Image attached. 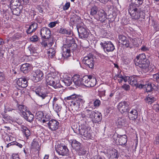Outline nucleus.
Wrapping results in <instances>:
<instances>
[{"instance_id": "2f4dec72", "label": "nucleus", "mask_w": 159, "mask_h": 159, "mask_svg": "<svg viewBox=\"0 0 159 159\" xmlns=\"http://www.w3.org/2000/svg\"><path fill=\"white\" fill-rule=\"evenodd\" d=\"M21 131L23 133L26 137L27 139H28L31 134L30 130L26 126L22 125L21 127Z\"/></svg>"}, {"instance_id": "13d9d810", "label": "nucleus", "mask_w": 159, "mask_h": 159, "mask_svg": "<svg viewBox=\"0 0 159 159\" xmlns=\"http://www.w3.org/2000/svg\"><path fill=\"white\" fill-rule=\"evenodd\" d=\"M122 88L125 90L127 91L129 89L130 86L129 85L125 84L122 86Z\"/></svg>"}, {"instance_id": "9d476101", "label": "nucleus", "mask_w": 159, "mask_h": 159, "mask_svg": "<svg viewBox=\"0 0 159 159\" xmlns=\"http://www.w3.org/2000/svg\"><path fill=\"white\" fill-rule=\"evenodd\" d=\"M74 132L76 133H79L81 135L83 136L84 137L91 139L92 138V135L91 134V131L88 129L87 128L84 129H80L79 128L78 130H74Z\"/></svg>"}, {"instance_id": "c85d7f7f", "label": "nucleus", "mask_w": 159, "mask_h": 159, "mask_svg": "<svg viewBox=\"0 0 159 159\" xmlns=\"http://www.w3.org/2000/svg\"><path fill=\"white\" fill-rule=\"evenodd\" d=\"M38 24L36 23H33L27 30L26 32L28 34H30L35 31L37 29Z\"/></svg>"}, {"instance_id": "6e6d98bb", "label": "nucleus", "mask_w": 159, "mask_h": 159, "mask_svg": "<svg viewBox=\"0 0 159 159\" xmlns=\"http://www.w3.org/2000/svg\"><path fill=\"white\" fill-rule=\"evenodd\" d=\"M100 101L98 99H96L93 102L94 105L95 107H99L100 104Z\"/></svg>"}, {"instance_id": "4c0bfd02", "label": "nucleus", "mask_w": 159, "mask_h": 159, "mask_svg": "<svg viewBox=\"0 0 159 159\" xmlns=\"http://www.w3.org/2000/svg\"><path fill=\"white\" fill-rule=\"evenodd\" d=\"M18 109L22 114V115H23L24 113H25L27 111H28L26 107L24 105H19L18 107Z\"/></svg>"}, {"instance_id": "aec40b11", "label": "nucleus", "mask_w": 159, "mask_h": 159, "mask_svg": "<svg viewBox=\"0 0 159 159\" xmlns=\"http://www.w3.org/2000/svg\"><path fill=\"white\" fill-rule=\"evenodd\" d=\"M106 16L104 11L102 10H100L96 15L95 18L97 20L103 22L106 19Z\"/></svg>"}, {"instance_id": "c9c22d12", "label": "nucleus", "mask_w": 159, "mask_h": 159, "mask_svg": "<svg viewBox=\"0 0 159 159\" xmlns=\"http://www.w3.org/2000/svg\"><path fill=\"white\" fill-rule=\"evenodd\" d=\"M57 32L59 33L63 34H66L67 35H70L71 34V32L70 31H68L66 29L61 28L57 30Z\"/></svg>"}, {"instance_id": "ea45409f", "label": "nucleus", "mask_w": 159, "mask_h": 159, "mask_svg": "<svg viewBox=\"0 0 159 159\" xmlns=\"http://www.w3.org/2000/svg\"><path fill=\"white\" fill-rule=\"evenodd\" d=\"M126 122V120L125 118L124 117H119L117 120V122L119 125H125Z\"/></svg>"}, {"instance_id": "b1692460", "label": "nucleus", "mask_w": 159, "mask_h": 159, "mask_svg": "<svg viewBox=\"0 0 159 159\" xmlns=\"http://www.w3.org/2000/svg\"><path fill=\"white\" fill-rule=\"evenodd\" d=\"M22 116L25 120L30 122L33 120L34 117V115L29 111H27L26 112L24 113Z\"/></svg>"}, {"instance_id": "bf43d9fd", "label": "nucleus", "mask_w": 159, "mask_h": 159, "mask_svg": "<svg viewBox=\"0 0 159 159\" xmlns=\"http://www.w3.org/2000/svg\"><path fill=\"white\" fill-rule=\"evenodd\" d=\"M49 42V40H47L46 41H43L41 42V44L44 47H46L47 46V43Z\"/></svg>"}, {"instance_id": "5701e85b", "label": "nucleus", "mask_w": 159, "mask_h": 159, "mask_svg": "<svg viewBox=\"0 0 159 159\" xmlns=\"http://www.w3.org/2000/svg\"><path fill=\"white\" fill-rule=\"evenodd\" d=\"M119 43L125 45L126 47H129V41L124 35H121L119 36Z\"/></svg>"}, {"instance_id": "20e7f679", "label": "nucleus", "mask_w": 159, "mask_h": 159, "mask_svg": "<svg viewBox=\"0 0 159 159\" xmlns=\"http://www.w3.org/2000/svg\"><path fill=\"white\" fill-rule=\"evenodd\" d=\"M34 92L36 94L42 98L43 99H44L46 102H49L51 98L49 93L45 91L43 88L39 87L35 89Z\"/></svg>"}, {"instance_id": "dca6fc26", "label": "nucleus", "mask_w": 159, "mask_h": 159, "mask_svg": "<svg viewBox=\"0 0 159 159\" xmlns=\"http://www.w3.org/2000/svg\"><path fill=\"white\" fill-rule=\"evenodd\" d=\"M128 80L129 82L131 85L136 86L137 87L140 88H143L144 85L137 83V77H128Z\"/></svg>"}, {"instance_id": "5fc2aeb1", "label": "nucleus", "mask_w": 159, "mask_h": 159, "mask_svg": "<svg viewBox=\"0 0 159 159\" xmlns=\"http://www.w3.org/2000/svg\"><path fill=\"white\" fill-rule=\"evenodd\" d=\"M30 40L33 42H36L38 40V38L37 36L34 35L30 38Z\"/></svg>"}, {"instance_id": "e2e57ef3", "label": "nucleus", "mask_w": 159, "mask_h": 159, "mask_svg": "<svg viewBox=\"0 0 159 159\" xmlns=\"http://www.w3.org/2000/svg\"><path fill=\"white\" fill-rule=\"evenodd\" d=\"M92 159H105L103 157H98L97 156H94L92 158Z\"/></svg>"}, {"instance_id": "39448f33", "label": "nucleus", "mask_w": 159, "mask_h": 159, "mask_svg": "<svg viewBox=\"0 0 159 159\" xmlns=\"http://www.w3.org/2000/svg\"><path fill=\"white\" fill-rule=\"evenodd\" d=\"M57 77L55 78L52 76L51 75H48L46 77V81L47 84L53 87L54 88L57 89L60 88L61 86L59 83V81Z\"/></svg>"}, {"instance_id": "72a5a7b5", "label": "nucleus", "mask_w": 159, "mask_h": 159, "mask_svg": "<svg viewBox=\"0 0 159 159\" xmlns=\"http://www.w3.org/2000/svg\"><path fill=\"white\" fill-rule=\"evenodd\" d=\"M62 81L64 83L66 86H69L72 83V80L70 77L66 75Z\"/></svg>"}, {"instance_id": "bb28decb", "label": "nucleus", "mask_w": 159, "mask_h": 159, "mask_svg": "<svg viewBox=\"0 0 159 159\" xmlns=\"http://www.w3.org/2000/svg\"><path fill=\"white\" fill-rule=\"evenodd\" d=\"M31 69V65L28 63L23 64L20 67L21 71L25 74L28 73Z\"/></svg>"}, {"instance_id": "338daca9", "label": "nucleus", "mask_w": 159, "mask_h": 159, "mask_svg": "<svg viewBox=\"0 0 159 159\" xmlns=\"http://www.w3.org/2000/svg\"><path fill=\"white\" fill-rule=\"evenodd\" d=\"M157 83V86L156 85V89H155V90L159 91V82Z\"/></svg>"}, {"instance_id": "f03ea898", "label": "nucleus", "mask_w": 159, "mask_h": 159, "mask_svg": "<svg viewBox=\"0 0 159 159\" xmlns=\"http://www.w3.org/2000/svg\"><path fill=\"white\" fill-rule=\"evenodd\" d=\"M77 47V45L75 43L74 39L70 41L69 44L64 45L62 47L63 53L62 56L65 58H67L70 56V51H74Z\"/></svg>"}, {"instance_id": "7c9ffc66", "label": "nucleus", "mask_w": 159, "mask_h": 159, "mask_svg": "<svg viewBox=\"0 0 159 159\" xmlns=\"http://www.w3.org/2000/svg\"><path fill=\"white\" fill-rule=\"evenodd\" d=\"M129 1L131 2L129 6H135L137 7H139L141 5L143 1V0H128Z\"/></svg>"}, {"instance_id": "69168bd1", "label": "nucleus", "mask_w": 159, "mask_h": 159, "mask_svg": "<svg viewBox=\"0 0 159 159\" xmlns=\"http://www.w3.org/2000/svg\"><path fill=\"white\" fill-rule=\"evenodd\" d=\"M14 141H13L8 143L6 146L7 148H8L11 145H14Z\"/></svg>"}, {"instance_id": "49530a36", "label": "nucleus", "mask_w": 159, "mask_h": 159, "mask_svg": "<svg viewBox=\"0 0 159 159\" xmlns=\"http://www.w3.org/2000/svg\"><path fill=\"white\" fill-rule=\"evenodd\" d=\"M12 12L14 15L18 16H19L20 13V10L19 8H17L15 9H13Z\"/></svg>"}, {"instance_id": "2eb2a0df", "label": "nucleus", "mask_w": 159, "mask_h": 159, "mask_svg": "<svg viewBox=\"0 0 159 159\" xmlns=\"http://www.w3.org/2000/svg\"><path fill=\"white\" fill-rule=\"evenodd\" d=\"M106 153L108 157L111 159H117L119 157L117 150L114 148L107 149Z\"/></svg>"}, {"instance_id": "1a4fd4ad", "label": "nucleus", "mask_w": 159, "mask_h": 159, "mask_svg": "<svg viewBox=\"0 0 159 159\" xmlns=\"http://www.w3.org/2000/svg\"><path fill=\"white\" fill-rule=\"evenodd\" d=\"M83 63L90 68H93L94 66L93 56L92 54H89L85 57L83 60Z\"/></svg>"}, {"instance_id": "f3484780", "label": "nucleus", "mask_w": 159, "mask_h": 159, "mask_svg": "<svg viewBox=\"0 0 159 159\" xmlns=\"http://www.w3.org/2000/svg\"><path fill=\"white\" fill-rule=\"evenodd\" d=\"M47 124L48 128L52 130H55L58 128L59 122L55 120L52 119Z\"/></svg>"}, {"instance_id": "09e8293b", "label": "nucleus", "mask_w": 159, "mask_h": 159, "mask_svg": "<svg viewBox=\"0 0 159 159\" xmlns=\"http://www.w3.org/2000/svg\"><path fill=\"white\" fill-rule=\"evenodd\" d=\"M79 151L78 153L80 155H83L86 154V151L84 150L82 147H81L80 149L79 150H77Z\"/></svg>"}, {"instance_id": "a18cd8bd", "label": "nucleus", "mask_w": 159, "mask_h": 159, "mask_svg": "<svg viewBox=\"0 0 159 159\" xmlns=\"http://www.w3.org/2000/svg\"><path fill=\"white\" fill-rule=\"evenodd\" d=\"M98 91L102 95H104L105 93V87L102 85H100L98 87Z\"/></svg>"}, {"instance_id": "864d4df0", "label": "nucleus", "mask_w": 159, "mask_h": 159, "mask_svg": "<svg viewBox=\"0 0 159 159\" xmlns=\"http://www.w3.org/2000/svg\"><path fill=\"white\" fill-rule=\"evenodd\" d=\"M11 159H20V158L18 154L13 153L11 156Z\"/></svg>"}, {"instance_id": "680f3d73", "label": "nucleus", "mask_w": 159, "mask_h": 159, "mask_svg": "<svg viewBox=\"0 0 159 159\" xmlns=\"http://www.w3.org/2000/svg\"><path fill=\"white\" fill-rule=\"evenodd\" d=\"M14 145H16L20 148H22V147L23 146L20 143L16 141H14Z\"/></svg>"}, {"instance_id": "052dcab7", "label": "nucleus", "mask_w": 159, "mask_h": 159, "mask_svg": "<svg viewBox=\"0 0 159 159\" xmlns=\"http://www.w3.org/2000/svg\"><path fill=\"white\" fill-rule=\"evenodd\" d=\"M4 78V75L3 73L0 72V81L3 80Z\"/></svg>"}, {"instance_id": "ddd939ff", "label": "nucleus", "mask_w": 159, "mask_h": 159, "mask_svg": "<svg viewBox=\"0 0 159 159\" xmlns=\"http://www.w3.org/2000/svg\"><path fill=\"white\" fill-rule=\"evenodd\" d=\"M79 37L82 39H88L89 35L88 30L82 26L77 28Z\"/></svg>"}, {"instance_id": "4d7b16f0", "label": "nucleus", "mask_w": 159, "mask_h": 159, "mask_svg": "<svg viewBox=\"0 0 159 159\" xmlns=\"http://www.w3.org/2000/svg\"><path fill=\"white\" fill-rule=\"evenodd\" d=\"M70 6V3L69 2H66L63 7V9L64 10H67Z\"/></svg>"}, {"instance_id": "a19ab883", "label": "nucleus", "mask_w": 159, "mask_h": 159, "mask_svg": "<svg viewBox=\"0 0 159 159\" xmlns=\"http://www.w3.org/2000/svg\"><path fill=\"white\" fill-rule=\"evenodd\" d=\"M99 10L96 6H94L91 8L90 11V14L92 16L95 15V17L96 16V15L98 13Z\"/></svg>"}, {"instance_id": "f704fd0d", "label": "nucleus", "mask_w": 159, "mask_h": 159, "mask_svg": "<svg viewBox=\"0 0 159 159\" xmlns=\"http://www.w3.org/2000/svg\"><path fill=\"white\" fill-rule=\"evenodd\" d=\"M156 98H155L152 96L148 95V96L145 99V101L148 104H151L152 103L154 102Z\"/></svg>"}, {"instance_id": "603ef678", "label": "nucleus", "mask_w": 159, "mask_h": 159, "mask_svg": "<svg viewBox=\"0 0 159 159\" xmlns=\"http://www.w3.org/2000/svg\"><path fill=\"white\" fill-rule=\"evenodd\" d=\"M59 22L58 21L51 22L48 25V26L50 27L53 28L56 26L57 24Z\"/></svg>"}, {"instance_id": "3c124183", "label": "nucleus", "mask_w": 159, "mask_h": 159, "mask_svg": "<svg viewBox=\"0 0 159 159\" xmlns=\"http://www.w3.org/2000/svg\"><path fill=\"white\" fill-rule=\"evenodd\" d=\"M76 95L75 94H74L66 98V99L67 100H71L72 99V101H74L75 99L77 98H79V97H77Z\"/></svg>"}, {"instance_id": "4be33fe9", "label": "nucleus", "mask_w": 159, "mask_h": 159, "mask_svg": "<svg viewBox=\"0 0 159 159\" xmlns=\"http://www.w3.org/2000/svg\"><path fill=\"white\" fill-rule=\"evenodd\" d=\"M91 118L92 119L93 123H98L100 122L102 120V115L100 113L97 111L96 112L94 111Z\"/></svg>"}, {"instance_id": "6e6552de", "label": "nucleus", "mask_w": 159, "mask_h": 159, "mask_svg": "<svg viewBox=\"0 0 159 159\" xmlns=\"http://www.w3.org/2000/svg\"><path fill=\"white\" fill-rule=\"evenodd\" d=\"M119 111L121 113L128 112L129 111L130 107L129 103L128 102L122 101L119 102L117 106Z\"/></svg>"}, {"instance_id": "0e129e2a", "label": "nucleus", "mask_w": 159, "mask_h": 159, "mask_svg": "<svg viewBox=\"0 0 159 159\" xmlns=\"http://www.w3.org/2000/svg\"><path fill=\"white\" fill-rule=\"evenodd\" d=\"M154 143L156 144L159 143V135L156 137Z\"/></svg>"}, {"instance_id": "412c9836", "label": "nucleus", "mask_w": 159, "mask_h": 159, "mask_svg": "<svg viewBox=\"0 0 159 159\" xmlns=\"http://www.w3.org/2000/svg\"><path fill=\"white\" fill-rule=\"evenodd\" d=\"M18 85L21 88H25L28 85V79L25 77L19 78L17 81Z\"/></svg>"}, {"instance_id": "c756f323", "label": "nucleus", "mask_w": 159, "mask_h": 159, "mask_svg": "<svg viewBox=\"0 0 159 159\" xmlns=\"http://www.w3.org/2000/svg\"><path fill=\"white\" fill-rule=\"evenodd\" d=\"M143 85H144L143 88H146V91L147 92H150L153 90H155V89H156V84L152 83Z\"/></svg>"}, {"instance_id": "58836bf2", "label": "nucleus", "mask_w": 159, "mask_h": 159, "mask_svg": "<svg viewBox=\"0 0 159 159\" xmlns=\"http://www.w3.org/2000/svg\"><path fill=\"white\" fill-rule=\"evenodd\" d=\"M31 148L39 150L40 149L39 146L38 142L33 140L31 144Z\"/></svg>"}, {"instance_id": "6ab92c4d", "label": "nucleus", "mask_w": 159, "mask_h": 159, "mask_svg": "<svg viewBox=\"0 0 159 159\" xmlns=\"http://www.w3.org/2000/svg\"><path fill=\"white\" fill-rule=\"evenodd\" d=\"M118 138L115 141L116 143H118L119 145H125L127 142V136L125 135H118Z\"/></svg>"}, {"instance_id": "f257e3e1", "label": "nucleus", "mask_w": 159, "mask_h": 159, "mask_svg": "<svg viewBox=\"0 0 159 159\" xmlns=\"http://www.w3.org/2000/svg\"><path fill=\"white\" fill-rule=\"evenodd\" d=\"M149 61L146 58L144 53L139 54L136 57L135 64L136 66L142 69L144 71H148L149 70Z\"/></svg>"}, {"instance_id": "423d86ee", "label": "nucleus", "mask_w": 159, "mask_h": 159, "mask_svg": "<svg viewBox=\"0 0 159 159\" xmlns=\"http://www.w3.org/2000/svg\"><path fill=\"white\" fill-rule=\"evenodd\" d=\"M70 106L72 110L74 111L80 110L81 107L85 102L84 100L80 98H77L75 99L74 101H71Z\"/></svg>"}, {"instance_id": "9b49d317", "label": "nucleus", "mask_w": 159, "mask_h": 159, "mask_svg": "<svg viewBox=\"0 0 159 159\" xmlns=\"http://www.w3.org/2000/svg\"><path fill=\"white\" fill-rule=\"evenodd\" d=\"M100 44L103 47L104 51L107 52H112L115 49L114 45L111 41H103Z\"/></svg>"}, {"instance_id": "79ce46f5", "label": "nucleus", "mask_w": 159, "mask_h": 159, "mask_svg": "<svg viewBox=\"0 0 159 159\" xmlns=\"http://www.w3.org/2000/svg\"><path fill=\"white\" fill-rule=\"evenodd\" d=\"M53 106L54 110L57 112L58 113L61 111V107L57 104H56L54 102H53Z\"/></svg>"}, {"instance_id": "473e14b6", "label": "nucleus", "mask_w": 159, "mask_h": 159, "mask_svg": "<svg viewBox=\"0 0 159 159\" xmlns=\"http://www.w3.org/2000/svg\"><path fill=\"white\" fill-rule=\"evenodd\" d=\"M71 146L73 148H75L76 150H80L81 147V143L75 139H73L72 141Z\"/></svg>"}, {"instance_id": "e433bc0d", "label": "nucleus", "mask_w": 159, "mask_h": 159, "mask_svg": "<svg viewBox=\"0 0 159 159\" xmlns=\"http://www.w3.org/2000/svg\"><path fill=\"white\" fill-rule=\"evenodd\" d=\"M48 54L49 57L50 58H52L55 55V50L54 48H51L49 49L48 51Z\"/></svg>"}, {"instance_id": "37998d69", "label": "nucleus", "mask_w": 159, "mask_h": 159, "mask_svg": "<svg viewBox=\"0 0 159 159\" xmlns=\"http://www.w3.org/2000/svg\"><path fill=\"white\" fill-rule=\"evenodd\" d=\"M79 20V17L76 16L75 17H72L70 19V23L71 25H74L77 24L78 20Z\"/></svg>"}, {"instance_id": "c03bdc74", "label": "nucleus", "mask_w": 159, "mask_h": 159, "mask_svg": "<svg viewBox=\"0 0 159 159\" xmlns=\"http://www.w3.org/2000/svg\"><path fill=\"white\" fill-rule=\"evenodd\" d=\"M36 118L38 120H40L43 118L44 115L43 113L41 111L37 112L35 115Z\"/></svg>"}, {"instance_id": "8fccbe9b", "label": "nucleus", "mask_w": 159, "mask_h": 159, "mask_svg": "<svg viewBox=\"0 0 159 159\" xmlns=\"http://www.w3.org/2000/svg\"><path fill=\"white\" fill-rule=\"evenodd\" d=\"M153 80L157 82H159V73L155 74L153 75Z\"/></svg>"}, {"instance_id": "cd10ccee", "label": "nucleus", "mask_w": 159, "mask_h": 159, "mask_svg": "<svg viewBox=\"0 0 159 159\" xmlns=\"http://www.w3.org/2000/svg\"><path fill=\"white\" fill-rule=\"evenodd\" d=\"M94 111H91V110L87 109L81 112V115L83 118L87 117L91 118Z\"/></svg>"}, {"instance_id": "a878e982", "label": "nucleus", "mask_w": 159, "mask_h": 159, "mask_svg": "<svg viewBox=\"0 0 159 159\" xmlns=\"http://www.w3.org/2000/svg\"><path fill=\"white\" fill-rule=\"evenodd\" d=\"M128 112V117L130 120H135L137 118L138 113L136 110H132L130 112L129 111Z\"/></svg>"}, {"instance_id": "393cba45", "label": "nucleus", "mask_w": 159, "mask_h": 159, "mask_svg": "<svg viewBox=\"0 0 159 159\" xmlns=\"http://www.w3.org/2000/svg\"><path fill=\"white\" fill-rule=\"evenodd\" d=\"M72 80L74 84L77 86H80L81 85H84L83 78H81L79 77L78 76H75L73 78Z\"/></svg>"}, {"instance_id": "de8ad7c7", "label": "nucleus", "mask_w": 159, "mask_h": 159, "mask_svg": "<svg viewBox=\"0 0 159 159\" xmlns=\"http://www.w3.org/2000/svg\"><path fill=\"white\" fill-rule=\"evenodd\" d=\"M43 120H42L43 123L46 122L48 121H49L51 118L50 116L48 115H46L45 117H43Z\"/></svg>"}, {"instance_id": "f8f14e48", "label": "nucleus", "mask_w": 159, "mask_h": 159, "mask_svg": "<svg viewBox=\"0 0 159 159\" xmlns=\"http://www.w3.org/2000/svg\"><path fill=\"white\" fill-rule=\"evenodd\" d=\"M43 73L39 69L33 71L31 74L33 80L35 82L39 81L43 78Z\"/></svg>"}, {"instance_id": "7ed1b4c3", "label": "nucleus", "mask_w": 159, "mask_h": 159, "mask_svg": "<svg viewBox=\"0 0 159 159\" xmlns=\"http://www.w3.org/2000/svg\"><path fill=\"white\" fill-rule=\"evenodd\" d=\"M139 7L135 6H129V13L133 19H137L139 18H144V13L138 9Z\"/></svg>"}, {"instance_id": "0eeeda50", "label": "nucleus", "mask_w": 159, "mask_h": 159, "mask_svg": "<svg viewBox=\"0 0 159 159\" xmlns=\"http://www.w3.org/2000/svg\"><path fill=\"white\" fill-rule=\"evenodd\" d=\"M84 85L88 87H93L95 85L97 81L96 78L91 75H85L83 77Z\"/></svg>"}, {"instance_id": "a211bd4d", "label": "nucleus", "mask_w": 159, "mask_h": 159, "mask_svg": "<svg viewBox=\"0 0 159 159\" xmlns=\"http://www.w3.org/2000/svg\"><path fill=\"white\" fill-rule=\"evenodd\" d=\"M51 34L50 30L46 27H43L41 30L40 34L43 38L49 39L50 37Z\"/></svg>"}, {"instance_id": "4468645a", "label": "nucleus", "mask_w": 159, "mask_h": 159, "mask_svg": "<svg viewBox=\"0 0 159 159\" xmlns=\"http://www.w3.org/2000/svg\"><path fill=\"white\" fill-rule=\"evenodd\" d=\"M56 150L59 155L62 156L66 155L69 152V150L66 146L61 145L57 146Z\"/></svg>"}, {"instance_id": "774afa93", "label": "nucleus", "mask_w": 159, "mask_h": 159, "mask_svg": "<svg viewBox=\"0 0 159 159\" xmlns=\"http://www.w3.org/2000/svg\"><path fill=\"white\" fill-rule=\"evenodd\" d=\"M99 1L103 3H107L109 0H99Z\"/></svg>"}]
</instances>
